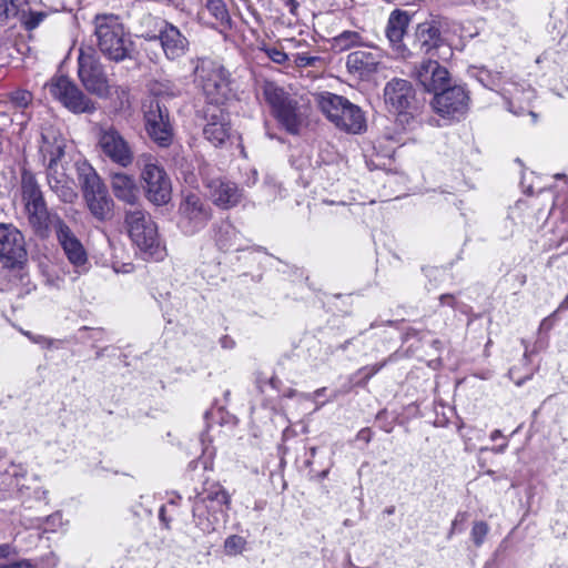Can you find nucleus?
<instances>
[{"label": "nucleus", "instance_id": "obj_1", "mask_svg": "<svg viewBox=\"0 0 568 568\" xmlns=\"http://www.w3.org/2000/svg\"><path fill=\"white\" fill-rule=\"evenodd\" d=\"M93 23L98 48L106 59L121 62L132 58L134 42L118 16L98 14Z\"/></svg>", "mask_w": 568, "mask_h": 568}, {"label": "nucleus", "instance_id": "obj_2", "mask_svg": "<svg viewBox=\"0 0 568 568\" xmlns=\"http://www.w3.org/2000/svg\"><path fill=\"white\" fill-rule=\"evenodd\" d=\"M314 102L326 119L344 132L358 134L366 126L362 110L342 95L323 91L314 94Z\"/></svg>", "mask_w": 568, "mask_h": 568}, {"label": "nucleus", "instance_id": "obj_3", "mask_svg": "<svg viewBox=\"0 0 568 568\" xmlns=\"http://www.w3.org/2000/svg\"><path fill=\"white\" fill-rule=\"evenodd\" d=\"M195 82L209 103L223 104L231 94V73L215 59L197 58L194 65Z\"/></svg>", "mask_w": 568, "mask_h": 568}, {"label": "nucleus", "instance_id": "obj_4", "mask_svg": "<svg viewBox=\"0 0 568 568\" xmlns=\"http://www.w3.org/2000/svg\"><path fill=\"white\" fill-rule=\"evenodd\" d=\"M75 168L90 213L99 221L109 219L112 214L113 200L105 184L87 161L77 162Z\"/></svg>", "mask_w": 568, "mask_h": 568}, {"label": "nucleus", "instance_id": "obj_5", "mask_svg": "<svg viewBox=\"0 0 568 568\" xmlns=\"http://www.w3.org/2000/svg\"><path fill=\"white\" fill-rule=\"evenodd\" d=\"M124 223L130 239L141 252L150 257H162L158 226L145 211L140 209L126 211Z\"/></svg>", "mask_w": 568, "mask_h": 568}, {"label": "nucleus", "instance_id": "obj_6", "mask_svg": "<svg viewBox=\"0 0 568 568\" xmlns=\"http://www.w3.org/2000/svg\"><path fill=\"white\" fill-rule=\"evenodd\" d=\"M141 181L145 197L154 205H165L171 201L172 183L164 168L150 154L141 156Z\"/></svg>", "mask_w": 568, "mask_h": 568}, {"label": "nucleus", "instance_id": "obj_7", "mask_svg": "<svg viewBox=\"0 0 568 568\" xmlns=\"http://www.w3.org/2000/svg\"><path fill=\"white\" fill-rule=\"evenodd\" d=\"M45 88L55 100L73 113H93L97 110L95 103L67 77L52 78Z\"/></svg>", "mask_w": 568, "mask_h": 568}, {"label": "nucleus", "instance_id": "obj_8", "mask_svg": "<svg viewBox=\"0 0 568 568\" xmlns=\"http://www.w3.org/2000/svg\"><path fill=\"white\" fill-rule=\"evenodd\" d=\"M78 74L88 92L99 97L108 98L112 93L103 67L93 50H80L78 58Z\"/></svg>", "mask_w": 568, "mask_h": 568}, {"label": "nucleus", "instance_id": "obj_9", "mask_svg": "<svg viewBox=\"0 0 568 568\" xmlns=\"http://www.w3.org/2000/svg\"><path fill=\"white\" fill-rule=\"evenodd\" d=\"M144 126L149 138L160 148H168L173 141V126L168 109L156 99L143 104Z\"/></svg>", "mask_w": 568, "mask_h": 568}, {"label": "nucleus", "instance_id": "obj_10", "mask_svg": "<svg viewBox=\"0 0 568 568\" xmlns=\"http://www.w3.org/2000/svg\"><path fill=\"white\" fill-rule=\"evenodd\" d=\"M179 226L183 233L193 235L205 227L212 217V210L195 193H187L179 206Z\"/></svg>", "mask_w": 568, "mask_h": 568}, {"label": "nucleus", "instance_id": "obj_11", "mask_svg": "<svg viewBox=\"0 0 568 568\" xmlns=\"http://www.w3.org/2000/svg\"><path fill=\"white\" fill-rule=\"evenodd\" d=\"M469 95L464 87L450 83L438 91L432 101L433 109L443 118H459L468 110Z\"/></svg>", "mask_w": 568, "mask_h": 568}, {"label": "nucleus", "instance_id": "obj_12", "mask_svg": "<svg viewBox=\"0 0 568 568\" xmlns=\"http://www.w3.org/2000/svg\"><path fill=\"white\" fill-rule=\"evenodd\" d=\"M99 146L113 163L126 168L133 162V151L128 141L113 126L101 128Z\"/></svg>", "mask_w": 568, "mask_h": 568}, {"label": "nucleus", "instance_id": "obj_13", "mask_svg": "<svg viewBox=\"0 0 568 568\" xmlns=\"http://www.w3.org/2000/svg\"><path fill=\"white\" fill-rule=\"evenodd\" d=\"M69 140L61 128L54 123L45 122L40 129L38 153L42 163L51 160H63Z\"/></svg>", "mask_w": 568, "mask_h": 568}, {"label": "nucleus", "instance_id": "obj_14", "mask_svg": "<svg viewBox=\"0 0 568 568\" xmlns=\"http://www.w3.org/2000/svg\"><path fill=\"white\" fill-rule=\"evenodd\" d=\"M27 258L24 236L12 224H0V260L7 267L22 264Z\"/></svg>", "mask_w": 568, "mask_h": 568}, {"label": "nucleus", "instance_id": "obj_15", "mask_svg": "<svg viewBox=\"0 0 568 568\" xmlns=\"http://www.w3.org/2000/svg\"><path fill=\"white\" fill-rule=\"evenodd\" d=\"M412 77L425 91L434 93V95L450 82L448 70L433 58L415 64Z\"/></svg>", "mask_w": 568, "mask_h": 568}, {"label": "nucleus", "instance_id": "obj_16", "mask_svg": "<svg viewBox=\"0 0 568 568\" xmlns=\"http://www.w3.org/2000/svg\"><path fill=\"white\" fill-rule=\"evenodd\" d=\"M384 101L390 111L407 115L415 103V89L409 81L394 78L385 84Z\"/></svg>", "mask_w": 568, "mask_h": 568}, {"label": "nucleus", "instance_id": "obj_17", "mask_svg": "<svg viewBox=\"0 0 568 568\" xmlns=\"http://www.w3.org/2000/svg\"><path fill=\"white\" fill-rule=\"evenodd\" d=\"M55 235L68 261L80 272H87L89 268L87 251L63 220L55 219Z\"/></svg>", "mask_w": 568, "mask_h": 568}, {"label": "nucleus", "instance_id": "obj_18", "mask_svg": "<svg viewBox=\"0 0 568 568\" xmlns=\"http://www.w3.org/2000/svg\"><path fill=\"white\" fill-rule=\"evenodd\" d=\"M45 168L47 183L50 190L64 203H72L77 197L74 181L67 174L63 160L42 163Z\"/></svg>", "mask_w": 568, "mask_h": 568}, {"label": "nucleus", "instance_id": "obj_19", "mask_svg": "<svg viewBox=\"0 0 568 568\" xmlns=\"http://www.w3.org/2000/svg\"><path fill=\"white\" fill-rule=\"evenodd\" d=\"M383 58V51L377 48L356 50L346 57V68L351 74L367 79L378 70Z\"/></svg>", "mask_w": 568, "mask_h": 568}, {"label": "nucleus", "instance_id": "obj_20", "mask_svg": "<svg viewBox=\"0 0 568 568\" xmlns=\"http://www.w3.org/2000/svg\"><path fill=\"white\" fill-rule=\"evenodd\" d=\"M444 45L445 39L438 21L429 20L417 24L413 47L418 53L433 58Z\"/></svg>", "mask_w": 568, "mask_h": 568}, {"label": "nucleus", "instance_id": "obj_21", "mask_svg": "<svg viewBox=\"0 0 568 568\" xmlns=\"http://www.w3.org/2000/svg\"><path fill=\"white\" fill-rule=\"evenodd\" d=\"M212 202L223 210L236 206L243 197L242 190L232 181L213 179L206 183Z\"/></svg>", "mask_w": 568, "mask_h": 568}, {"label": "nucleus", "instance_id": "obj_22", "mask_svg": "<svg viewBox=\"0 0 568 568\" xmlns=\"http://www.w3.org/2000/svg\"><path fill=\"white\" fill-rule=\"evenodd\" d=\"M206 119L207 123L203 129L204 138L214 146L222 145L230 136L229 115L217 105L206 111Z\"/></svg>", "mask_w": 568, "mask_h": 568}, {"label": "nucleus", "instance_id": "obj_23", "mask_svg": "<svg viewBox=\"0 0 568 568\" xmlns=\"http://www.w3.org/2000/svg\"><path fill=\"white\" fill-rule=\"evenodd\" d=\"M165 57L176 60L183 57L189 48V40L170 22L164 21L158 36Z\"/></svg>", "mask_w": 568, "mask_h": 568}, {"label": "nucleus", "instance_id": "obj_24", "mask_svg": "<svg viewBox=\"0 0 568 568\" xmlns=\"http://www.w3.org/2000/svg\"><path fill=\"white\" fill-rule=\"evenodd\" d=\"M26 212L33 233L41 239L49 237L52 229L55 231V219L62 220L57 213H50L47 204L26 209Z\"/></svg>", "mask_w": 568, "mask_h": 568}, {"label": "nucleus", "instance_id": "obj_25", "mask_svg": "<svg viewBox=\"0 0 568 568\" xmlns=\"http://www.w3.org/2000/svg\"><path fill=\"white\" fill-rule=\"evenodd\" d=\"M111 187L119 201L129 205H135L139 202L140 191L132 175L121 172L112 174Z\"/></svg>", "mask_w": 568, "mask_h": 568}, {"label": "nucleus", "instance_id": "obj_26", "mask_svg": "<svg viewBox=\"0 0 568 568\" xmlns=\"http://www.w3.org/2000/svg\"><path fill=\"white\" fill-rule=\"evenodd\" d=\"M409 22L410 17L406 11L396 9L390 12L385 34L394 49H403V51L406 50L403 45V38L407 31Z\"/></svg>", "mask_w": 568, "mask_h": 568}, {"label": "nucleus", "instance_id": "obj_27", "mask_svg": "<svg viewBox=\"0 0 568 568\" xmlns=\"http://www.w3.org/2000/svg\"><path fill=\"white\" fill-rule=\"evenodd\" d=\"M214 231L215 242L220 250L239 252L245 248L243 236L229 221H221L215 225Z\"/></svg>", "mask_w": 568, "mask_h": 568}, {"label": "nucleus", "instance_id": "obj_28", "mask_svg": "<svg viewBox=\"0 0 568 568\" xmlns=\"http://www.w3.org/2000/svg\"><path fill=\"white\" fill-rule=\"evenodd\" d=\"M21 193L24 209L47 204L36 175L26 169L21 173Z\"/></svg>", "mask_w": 568, "mask_h": 568}, {"label": "nucleus", "instance_id": "obj_29", "mask_svg": "<svg viewBox=\"0 0 568 568\" xmlns=\"http://www.w3.org/2000/svg\"><path fill=\"white\" fill-rule=\"evenodd\" d=\"M274 113L287 132L292 134L298 133L302 124V116L297 110L296 101L288 99L277 108Z\"/></svg>", "mask_w": 568, "mask_h": 568}, {"label": "nucleus", "instance_id": "obj_30", "mask_svg": "<svg viewBox=\"0 0 568 568\" xmlns=\"http://www.w3.org/2000/svg\"><path fill=\"white\" fill-rule=\"evenodd\" d=\"M362 45H366V43L363 36L357 31L345 30L332 39V48L337 52Z\"/></svg>", "mask_w": 568, "mask_h": 568}, {"label": "nucleus", "instance_id": "obj_31", "mask_svg": "<svg viewBox=\"0 0 568 568\" xmlns=\"http://www.w3.org/2000/svg\"><path fill=\"white\" fill-rule=\"evenodd\" d=\"M192 513L196 527L203 532L210 534L215 530V523L209 516L210 507L204 505L203 500H194Z\"/></svg>", "mask_w": 568, "mask_h": 568}, {"label": "nucleus", "instance_id": "obj_32", "mask_svg": "<svg viewBox=\"0 0 568 568\" xmlns=\"http://www.w3.org/2000/svg\"><path fill=\"white\" fill-rule=\"evenodd\" d=\"M194 500H203L204 505L212 504V509L216 511L221 509L223 505H227L230 503V496L219 485H214L209 488L204 494L197 495Z\"/></svg>", "mask_w": 568, "mask_h": 568}, {"label": "nucleus", "instance_id": "obj_33", "mask_svg": "<svg viewBox=\"0 0 568 568\" xmlns=\"http://www.w3.org/2000/svg\"><path fill=\"white\" fill-rule=\"evenodd\" d=\"M206 10L222 28L231 27V17L223 0H207Z\"/></svg>", "mask_w": 568, "mask_h": 568}, {"label": "nucleus", "instance_id": "obj_34", "mask_svg": "<svg viewBox=\"0 0 568 568\" xmlns=\"http://www.w3.org/2000/svg\"><path fill=\"white\" fill-rule=\"evenodd\" d=\"M263 95L267 103L272 106L273 111H275L290 99L284 90L277 87L274 82L264 83Z\"/></svg>", "mask_w": 568, "mask_h": 568}, {"label": "nucleus", "instance_id": "obj_35", "mask_svg": "<svg viewBox=\"0 0 568 568\" xmlns=\"http://www.w3.org/2000/svg\"><path fill=\"white\" fill-rule=\"evenodd\" d=\"M246 540L240 535H231L224 541V552L227 556L241 555L246 547Z\"/></svg>", "mask_w": 568, "mask_h": 568}, {"label": "nucleus", "instance_id": "obj_36", "mask_svg": "<svg viewBox=\"0 0 568 568\" xmlns=\"http://www.w3.org/2000/svg\"><path fill=\"white\" fill-rule=\"evenodd\" d=\"M10 102L19 109L27 108L32 101L31 92L27 90H16L9 94Z\"/></svg>", "mask_w": 568, "mask_h": 568}, {"label": "nucleus", "instance_id": "obj_37", "mask_svg": "<svg viewBox=\"0 0 568 568\" xmlns=\"http://www.w3.org/2000/svg\"><path fill=\"white\" fill-rule=\"evenodd\" d=\"M489 532V526L485 521H475L471 528V539L477 547H480Z\"/></svg>", "mask_w": 568, "mask_h": 568}, {"label": "nucleus", "instance_id": "obj_38", "mask_svg": "<svg viewBox=\"0 0 568 568\" xmlns=\"http://www.w3.org/2000/svg\"><path fill=\"white\" fill-rule=\"evenodd\" d=\"M45 17L47 14L40 11L24 12L22 16V23L27 30L31 31L38 28Z\"/></svg>", "mask_w": 568, "mask_h": 568}, {"label": "nucleus", "instance_id": "obj_39", "mask_svg": "<svg viewBox=\"0 0 568 568\" xmlns=\"http://www.w3.org/2000/svg\"><path fill=\"white\" fill-rule=\"evenodd\" d=\"M323 59L317 55H308L306 53H297L294 55V63L297 68L317 67Z\"/></svg>", "mask_w": 568, "mask_h": 568}, {"label": "nucleus", "instance_id": "obj_40", "mask_svg": "<svg viewBox=\"0 0 568 568\" xmlns=\"http://www.w3.org/2000/svg\"><path fill=\"white\" fill-rule=\"evenodd\" d=\"M18 0H0V21L8 20L11 16L17 13Z\"/></svg>", "mask_w": 568, "mask_h": 568}, {"label": "nucleus", "instance_id": "obj_41", "mask_svg": "<svg viewBox=\"0 0 568 568\" xmlns=\"http://www.w3.org/2000/svg\"><path fill=\"white\" fill-rule=\"evenodd\" d=\"M263 51L274 63L285 64L288 61V55L278 48L268 47L264 48Z\"/></svg>", "mask_w": 568, "mask_h": 568}, {"label": "nucleus", "instance_id": "obj_42", "mask_svg": "<svg viewBox=\"0 0 568 568\" xmlns=\"http://www.w3.org/2000/svg\"><path fill=\"white\" fill-rule=\"evenodd\" d=\"M466 518H467L466 513H458L456 515V517L452 521V527H450V530H449V532L447 535L448 539H450L454 534L463 531Z\"/></svg>", "mask_w": 568, "mask_h": 568}, {"label": "nucleus", "instance_id": "obj_43", "mask_svg": "<svg viewBox=\"0 0 568 568\" xmlns=\"http://www.w3.org/2000/svg\"><path fill=\"white\" fill-rule=\"evenodd\" d=\"M384 366L383 363L381 364H375L373 366H366V367H363L361 368L357 374L359 375H364V383H366L371 377H373L377 372H379V369Z\"/></svg>", "mask_w": 568, "mask_h": 568}, {"label": "nucleus", "instance_id": "obj_44", "mask_svg": "<svg viewBox=\"0 0 568 568\" xmlns=\"http://www.w3.org/2000/svg\"><path fill=\"white\" fill-rule=\"evenodd\" d=\"M556 315H557V311H555L552 314H550L549 316L544 318L539 325V331L540 332L550 331L554 326Z\"/></svg>", "mask_w": 568, "mask_h": 568}, {"label": "nucleus", "instance_id": "obj_45", "mask_svg": "<svg viewBox=\"0 0 568 568\" xmlns=\"http://www.w3.org/2000/svg\"><path fill=\"white\" fill-rule=\"evenodd\" d=\"M0 568H36V566L30 560L21 559L7 565H1Z\"/></svg>", "mask_w": 568, "mask_h": 568}, {"label": "nucleus", "instance_id": "obj_46", "mask_svg": "<svg viewBox=\"0 0 568 568\" xmlns=\"http://www.w3.org/2000/svg\"><path fill=\"white\" fill-rule=\"evenodd\" d=\"M440 305H447L450 307H455L456 304V297L452 294H443L439 297Z\"/></svg>", "mask_w": 568, "mask_h": 568}, {"label": "nucleus", "instance_id": "obj_47", "mask_svg": "<svg viewBox=\"0 0 568 568\" xmlns=\"http://www.w3.org/2000/svg\"><path fill=\"white\" fill-rule=\"evenodd\" d=\"M283 4L288 8L290 12L292 14H296V11L298 9V2L296 0H282Z\"/></svg>", "mask_w": 568, "mask_h": 568}, {"label": "nucleus", "instance_id": "obj_48", "mask_svg": "<svg viewBox=\"0 0 568 568\" xmlns=\"http://www.w3.org/2000/svg\"><path fill=\"white\" fill-rule=\"evenodd\" d=\"M12 547L9 544L0 545V559L7 558L11 555Z\"/></svg>", "mask_w": 568, "mask_h": 568}, {"label": "nucleus", "instance_id": "obj_49", "mask_svg": "<svg viewBox=\"0 0 568 568\" xmlns=\"http://www.w3.org/2000/svg\"><path fill=\"white\" fill-rule=\"evenodd\" d=\"M221 345L224 348H231L234 345V342L229 336H223L221 338Z\"/></svg>", "mask_w": 568, "mask_h": 568}, {"label": "nucleus", "instance_id": "obj_50", "mask_svg": "<svg viewBox=\"0 0 568 568\" xmlns=\"http://www.w3.org/2000/svg\"><path fill=\"white\" fill-rule=\"evenodd\" d=\"M113 270L115 273H119V272H123V273H129L133 270V265L132 264H123V270H120L119 267L116 266H113Z\"/></svg>", "mask_w": 568, "mask_h": 568}, {"label": "nucleus", "instance_id": "obj_51", "mask_svg": "<svg viewBox=\"0 0 568 568\" xmlns=\"http://www.w3.org/2000/svg\"><path fill=\"white\" fill-rule=\"evenodd\" d=\"M251 173H252V176H251V179H248V180H247V182H246V184H247L248 186L254 185V184L256 183V181H257V172H256V170H252V172H251Z\"/></svg>", "mask_w": 568, "mask_h": 568}, {"label": "nucleus", "instance_id": "obj_52", "mask_svg": "<svg viewBox=\"0 0 568 568\" xmlns=\"http://www.w3.org/2000/svg\"><path fill=\"white\" fill-rule=\"evenodd\" d=\"M508 446V443L505 442L504 444L499 445L498 447L494 448V452L497 454H503Z\"/></svg>", "mask_w": 568, "mask_h": 568}, {"label": "nucleus", "instance_id": "obj_53", "mask_svg": "<svg viewBox=\"0 0 568 568\" xmlns=\"http://www.w3.org/2000/svg\"><path fill=\"white\" fill-rule=\"evenodd\" d=\"M501 436H503L501 432H500L499 429H496V430H494V432L490 434V439H491V440H496L497 438H499V437H501Z\"/></svg>", "mask_w": 568, "mask_h": 568}, {"label": "nucleus", "instance_id": "obj_54", "mask_svg": "<svg viewBox=\"0 0 568 568\" xmlns=\"http://www.w3.org/2000/svg\"><path fill=\"white\" fill-rule=\"evenodd\" d=\"M509 376H510V378H511V379H514V381H515V383H516L517 385H521V383H523V381H521V379H515V368H510V369H509Z\"/></svg>", "mask_w": 568, "mask_h": 568}, {"label": "nucleus", "instance_id": "obj_55", "mask_svg": "<svg viewBox=\"0 0 568 568\" xmlns=\"http://www.w3.org/2000/svg\"><path fill=\"white\" fill-rule=\"evenodd\" d=\"M521 344H523V345H524V347H525L524 357H525V359H527V357H528V346H527V344H526V341H525V339H521Z\"/></svg>", "mask_w": 568, "mask_h": 568}, {"label": "nucleus", "instance_id": "obj_56", "mask_svg": "<svg viewBox=\"0 0 568 568\" xmlns=\"http://www.w3.org/2000/svg\"><path fill=\"white\" fill-rule=\"evenodd\" d=\"M295 394H296V390H295V389H290V390L286 393V395H285V396H287V397H293V396H295Z\"/></svg>", "mask_w": 568, "mask_h": 568}, {"label": "nucleus", "instance_id": "obj_57", "mask_svg": "<svg viewBox=\"0 0 568 568\" xmlns=\"http://www.w3.org/2000/svg\"><path fill=\"white\" fill-rule=\"evenodd\" d=\"M270 384L272 385V387H276V379L274 377H271L270 379Z\"/></svg>", "mask_w": 568, "mask_h": 568}, {"label": "nucleus", "instance_id": "obj_58", "mask_svg": "<svg viewBox=\"0 0 568 568\" xmlns=\"http://www.w3.org/2000/svg\"><path fill=\"white\" fill-rule=\"evenodd\" d=\"M323 392H324V388H322V389H317V390L315 392V395H316V396H320V395H322V393H323Z\"/></svg>", "mask_w": 568, "mask_h": 568}, {"label": "nucleus", "instance_id": "obj_59", "mask_svg": "<svg viewBox=\"0 0 568 568\" xmlns=\"http://www.w3.org/2000/svg\"><path fill=\"white\" fill-rule=\"evenodd\" d=\"M118 90H119V88L115 89V92H118ZM120 90H121L122 93H125V90H123L121 88H120Z\"/></svg>", "mask_w": 568, "mask_h": 568}, {"label": "nucleus", "instance_id": "obj_60", "mask_svg": "<svg viewBox=\"0 0 568 568\" xmlns=\"http://www.w3.org/2000/svg\"><path fill=\"white\" fill-rule=\"evenodd\" d=\"M393 511H394V510H393V508L387 509V513H388V514H393Z\"/></svg>", "mask_w": 568, "mask_h": 568}]
</instances>
